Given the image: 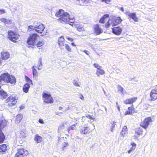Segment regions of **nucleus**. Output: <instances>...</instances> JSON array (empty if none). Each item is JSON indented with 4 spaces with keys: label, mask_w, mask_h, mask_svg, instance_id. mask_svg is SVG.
<instances>
[{
    "label": "nucleus",
    "mask_w": 157,
    "mask_h": 157,
    "mask_svg": "<svg viewBox=\"0 0 157 157\" xmlns=\"http://www.w3.org/2000/svg\"><path fill=\"white\" fill-rule=\"evenodd\" d=\"M142 132L143 130L141 128H138L136 131V133L139 136L142 135Z\"/></svg>",
    "instance_id": "obj_36"
},
{
    "label": "nucleus",
    "mask_w": 157,
    "mask_h": 157,
    "mask_svg": "<svg viewBox=\"0 0 157 157\" xmlns=\"http://www.w3.org/2000/svg\"><path fill=\"white\" fill-rule=\"evenodd\" d=\"M7 96V94L3 90H0V98L1 99H4Z\"/></svg>",
    "instance_id": "obj_20"
},
{
    "label": "nucleus",
    "mask_w": 157,
    "mask_h": 157,
    "mask_svg": "<svg viewBox=\"0 0 157 157\" xmlns=\"http://www.w3.org/2000/svg\"><path fill=\"white\" fill-rule=\"evenodd\" d=\"M86 117L89 119H90L92 120H94V118L92 117L91 115H88L86 116Z\"/></svg>",
    "instance_id": "obj_47"
},
{
    "label": "nucleus",
    "mask_w": 157,
    "mask_h": 157,
    "mask_svg": "<svg viewBox=\"0 0 157 157\" xmlns=\"http://www.w3.org/2000/svg\"><path fill=\"white\" fill-rule=\"evenodd\" d=\"M69 145L68 143L64 142L62 144V149L63 150H64L67 148L68 146Z\"/></svg>",
    "instance_id": "obj_30"
},
{
    "label": "nucleus",
    "mask_w": 157,
    "mask_h": 157,
    "mask_svg": "<svg viewBox=\"0 0 157 157\" xmlns=\"http://www.w3.org/2000/svg\"><path fill=\"white\" fill-rule=\"evenodd\" d=\"M6 121L5 120L0 121V143H2L5 138L4 135L2 132L1 129L6 126Z\"/></svg>",
    "instance_id": "obj_5"
},
{
    "label": "nucleus",
    "mask_w": 157,
    "mask_h": 157,
    "mask_svg": "<svg viewBox=\"0 0 157 157\" xmlns=\"http://www.w3.org/2000/svg\"><path fill=\"white\" fill-rule=\"evenodd\" d=\"M117 108L119 111L120 110V108L119 105H117Z\"/></svg>",
    "instance_id": "obj_58"
},
{
    "label": "nucleus",
    "mask_w": 157,
    "mask_h": 157,
    "mask_svg": "<svg viewBox=\"0 0 157 157\" xmlns=\"http://www.w3.org/2000/svg\"><path fill=\"white\" fill-rule=\"evenodd\" d=\"M23 115L22 114H19L17 116L16 120V123H19L21 121V120L23 118Z\"/></svg>",
    "instance_id": "obj_27"
},
{
    "label": "nucleus",
    "mask_w": 157,
    "mask_h": 157,
    "mask_svg": "<svg viewBox=\"0 0 157 157\" xmlns=\"http://www.w3.org/2000/svg\"><path fill=\"white\" fill-rule=\"evenodd\" d=\"M65 47L68 52H71V49L68 44H65Z\"/></svg>",
    "instance_id": "obj_39"
},
{
    "label": "nucleus",
    "mask_w": 157,
    "mask_h": 157,
    "mask_svg": "<svg viewBox=\"0 0 157 157\" xmlns=\"http://www.w3.org/2000/svg\"><path fill=\"white\" fill-rule=\"evenodd\" d=\"M25 106L23 105H21L20 107V109H22L24 108Z\"/></svg>",
    "instance_id": "obj_53"
},
{
    "label": "nucleus",
    "mask_w": 157,
    "mask_h": 157,
    "mask_svg": "<svg viewBox=\"0 0 157 157\" xmlns=\"http://www.w3.org/2000/svg\"><path fill=\"white\" fill-rule=\"evenodd\" d=\"M8 36L9 39H17L19 37V35L16 33L13 32L11 31L8 32Z\"/></svg>",
    "instance_id": "obj_13"
},
{
    "label": "nucleus",
    "mask_w": 157,
    "mask_h": 157,
    "mask_svg": "<svg viewBox=\"0 0 157 157\" xmlns=\"http://www.w3.org/2000/svg\"><path fill=\"white\" fill-rule=\"evenodd\" d=\"M6 13L5 11L4 10H0V14H2Z\"/></svg>",
    "instance_id": "obj_48"
},
{
    "label": "nucleus",
    "mask_w": 157,
    "mask_h": 157,
    "mask_svg": "<svg viewBox=\"0 0 157 157\" xmlns=\"http://www.w3.org/2000/svg\"><path fill=\"white\" fill-rule=\"evenodd\" d=\"M125 13L129 17L132 18L135 21H138V19L136 17V14L134 13H131L128 10L126 11Z\"/></svg>",
    "instance_id": "obj_11"
},
{
    "label": "nucleus",
    "mask_w": 157,
    "mask_h": 157,
    "mask_svg": "<svg viewBox=\"0 0 157 157\" xmlns=\"http://www.w3.org/2000/svg\"><path fill=\"white\" fill-rule=\"evenodd\" d=\"M103 91L104 92V93L105 94V90H103Z\"/></svg>",
    "instance_id": "obj_64"
},
{
    "label": "nucleus",
    "mask_w": 157,
    "mask_h": 157,
    "mask_svg": "<svg viewBox=\"0 0 157 157\" xmlns=\"http://www.w3.org/2000/svg\"><path fill=\"white\" fill-rule=\"evenodd\" d=\"M76 127L75 124L70 126L68 128L67 131L69 133L71 130H74L76 129Z\"/></svg>",
    "instance_id": "obj_33"
},
{
    "label": "nucleus",
    "mask_w": 157,
    "mask_h": 157,
    "mask_svg": "<svg viewBox=\"0 0 157 157\" xmlns=\"http://www.w3.org/2000/svg\"><path fill=\"white\" fill-rule=\"evenodd\" d=\"M132 147L130 148V149L132 150V151L134 150L135 148L136 147V144L134 143H133L132 144Z\"/></svg>",
    "instance_id": "obj_44"
},
{
    "label": "nucleus",
    "mask_w": 157,
    "mask_h": 157,
    "mask_svg": "<svg viewBox=\"0 0 157 157\" xmlns=\"http://www.w3.org/2000/svg\"><path fill=\"white\" fill-rule=\"evenodd\" d=\"M20 134L19 137L21 138H23L25 136V133L23 132L22 131H20Z\"/></svg>",
    "instance_id": "obj_42"
},
{
    "label": "nucleus",
    "mask_w": 157,
    "mask_h": 157,
    "mask_svg": "<svg viewBox=\"0 0 157 157\" xmlns=\"http://www.w3.org/2000/svg\"><path fill=\"white\" fill-rule=\"evenodd\" d=\"M94 66L97 68L96 71V74L98 76H99L100 75H103L105 74L104 71L102 69L101 67L99 66L98 64L94 63L93 65Z\"/></svg>",
    "instance_id": "obj_10"
},
{
    "label": "nucleus",
    "mask_w": 157,
    "mask_h": 157,
    "mask_svg": "<svg viewBox=\"0 0 157 157\" xmlns=\"http://www.w3.org/2000/svg\"><path fill=\"white\" fill-rule=\"evenodd\" d=\"M39 122L42 124H43L44 123L42 119H39Z\"/></svg>",
    "instance_id": "obj_52"
},
{
    "label": "nucleus",
    "mask_w": 157,
    "mask_h": 157,
    "mask_svg": "<svg viewBox=\"0 0 157 157\" xmlns=\"http://www.w3.org/2000/svg\"><path fill=\"white\" fill-rule=\"evenodd\" d=\"M38 40H27V41L28 44L27 46L29 47V45H36L37 47L41 46L44 44V43L42 41H38Z\"/></svg>",
    "instance_id": "obj_4"
},
{
    "label": "nucleus",
    "mask_w": 157,
    "mask_h": 157,
    "mask_svg": "<svg viewBox=\"0 0 157 157\" xmlns=\"http://www.w3.org/2000/svg\"><path fill=\"white\" fill-rule=\"evenodd\" d=\"M36 31L39 33H41L43 31L44 27V25L41 23H37L36 25Z\"/></svg>",
    "instance_id": "obj_14"
},
{
    "label": "nucleus",
    "mask_w": 157,
    "mask_h": 157,
    "mask_svg": "<svg viewBox=\"0 0 157 157\" xmlns=\"http://www.w3.org/2000/svg\"><path fill=\"white\" fill-rule=\"evenodd\" d=\"M116 122L114 121H113L111 123V126L112 128H114L116 125Z\"/></svg>",
    "instance_id": "obj_46"
},
{
    "label": "nucleus",
    "mask_w": 157,
    "mask_h": 157,
    "mask_svg": "<svg viewBox=\"0 0 157 157\" xmlns=\"http://www.w3.org/2000/svg\"><path fill=\"white\" fill-rule=\"evenodd\" d=\"M36 25H35L34 26L29 25L28 26V31H31L32 30H34L36 31Z\"/></svg>",
    "instance_id": "obj_35"
},
{
    "label": "nucleus",
    "mask_w": 157,
    "mask_h": 157,
    "mask_svg": "<svg viewBox=\"0 0 157 157\" xmlns=\"http://www.w3.org/2000/svg\"><path fill=\"white\" fill-rule=\"evenodd\" d=\"M120 10H121L123 12H124V9L123 7H121L120 9Z\"/></svg>",
    "instance_id": "obj_55"
},
{
    "label": "nucleus",
    "mask_w": 157,
    "mask_h": 157,
    "mask_svg": "<svg viewBox=\"0 0 157 157\" xmlns=\"http://www.w3.org/2000/svg\"><path fill=\"white\" fill-rule=\"evenodd\" d=\"M132 150H131V149H130L128 151V153L129 154H130L131 153V152H132Z\"/></svg>",
    "instance_id": "obj_56"
},
{
    "label": "nucleus",
    "mask_w": 157,
    "mask_h": 157,
    "mask_svg": "<svg viewBox=\"0 0 157 157\" xmlns=\"http://www.w3.org/2000/svg\"><path fill=\"white\" fill-rule=\"evenodd\" d=\"M59 38H63V39H64L65 38H67V39H68V40H69V39H71L70 38H69V37H67V38L65 37H64V36H60V37H59Z\"/></svg>",
    "instance_id": "obj_51"
},
{
    "label": "nucleus",
    "mask_w": 157,
    "mask_h": 157,
    "mask_svg": "<svg viewBox=\"0 0 157 157\" xmlns=\"http://www.w3.org/2000/svg\"><path fill=\"white\" fill-rule=\"evenodd\" d=\"M0 21L6 24H9L11 23V20L6 19L5 18H2L0 19Z\"/></svg>",
    "instance_id": "obj_26"
},
{
    "label": "nucleus",
    "mask_w": 157,
    "mask_h": 157,
    "mask_svg": "<svg viewBox=\"0 0 157 157\" xmlns=\"http://www.w3.org/2000/svg\"><path fill=\"white\" fill-rule=\"evenodd\" d=\"M42 138L40 136L36 135L35 138V140L38 143H40L42 140Z\"/></svg>",
    "instance_id": "obj_34"
},
{
    "label": "nucleus",
    "mask_w": 157,
    "mask_h": 157,
    "mask_svg": "<svg viewBox=\"0 0 157 157\" xmlns=\"http://www.w3.org/2000/svg\"><path fill=\"white\" fill-rule=\"evenodd\" d=\"M64 12V10H60L59 11L57 12L56 13V16L57 17H61L62 15L63 14Z\"/></svg>",
    "instance_id": "obj_28"
},
{
    "label": "nucleus",
    "mask_w": 157,
    "mask_h": 157,
    "mask_svg": "<svg viewBox=\"0 0 157 157\" xmlns=\"http://www.w3.org/2000/svg\"><path fill=\"white\" fill-rule=\"evenodd\" d=\"M38 37V36L37 34H31L30 35L28 39H36Z\"/></svg>",
    "instance_id": "obj_29"
},
{
    "label": "nucleus",
    "mask_w": 157,
    "mask_h": 157,
    "mask_svg": "<svg viewBox=\"0 0 157 157\" xmlns=\"http://www.w3.org/2000/svg\"><path fill=\"white\" fill-rule=\"evenodd\" d=\"M113 33L117 35H119L121 34V29L119 27H115L112 28Z\"/></svg>",
    "instance_id": "obj_16"
},
{
    "label": "nucleus",
    "mask_w": 157,
    "mask_h": 157,
    "mask_svg": "<svg viewBox=\"0 0 157 157\" xmlns=\"http://www.w3.org/2000/svg\"><path fill=\"white\" fill-rule=\"evenodd\" d=\"M104 108H105V113H107V108H106V107L105 106H104Z\"/></svg>",
    "instance_id": "obj_54"
},
{
    "label": "nucleus",
    "mask_w": 157,
    "mask_h": 157,
    "mask_svg": "<svg viewBox=\"0 0 157 157\" xmlns=\"http://www.w3.org/2000/svg\"><path fill=\"white\" fill-rule=\"evenodd\" d=\"M77 30L79 31H81L83 29V28L82 26L80 25H77L76 26Z\"/></svg>",
    "instance_id": "obj_40"
},
{
    "label": "nucleus",
    "mask_w": 157,
    "mask_h": 157,
    "mask_svg": "<svg viewBox=\"0 0 157 157\" xmlns=\"http://www.w3.org/2000/svg\"><path fill=\"white\" fill-rule=\"evenodd\" d=\"M73 83L74 85L75 86H79V84L78 83L76 82V81L74 80L73 82Z\"/></svg>",
    "instance_id": "obj_45"
},
{
    "label": "nucleus",
    "mask_w": 157,
    "mask_h": 157,
    "mask_svg": "<svg viewBox=\"0 0 157 157\" xmlns=\"http://www.w3.org/2000/svg\"><path fill=\"white\" fill-rule=\"evenodd\" d=\"M80 132L81 134H86L90 132V128L87 127H82L80 129Z\"/></svg>",
    "instance_id": "obj_15"
},
{
    "label": "nucleus",
    "mask_w": 157,
    "mask_h": 157,
    "mask_svg": "<svg viewBox=\"0 0 157 157\" xmlns=\"http://www.w3.org/2000/svg\"><path fill=\"white\" fill-rule=\"evenodd\" d=\"M62 109V107H59V110H61Z\"/></svg>",
    "instance_id": "obj_61"
},
{
    "label": "nucleus",
    "mask_w": 157,
    "mask_h": 157,
    "mask_svg": "<svg viewBox=\"0 0 157 157\" xmlns=\"http://www.w3.org/2000/svg\"><path fill=\"white\" fill-rule=\"evenodd\" d=\"M25 79L26 81L29 83H28L29 84V83H31V84H33L32 82V80H31L27 76H25Z\"/></svg>",
    "instance_id": "obj_41"
},
{
    "label": "nucleus",
    "mask_w": 157,
    "mask_h": 157,
    "mask_svg": "<svg viewBox=\"0 0 157 157\" xmlns=\"http://www.w3.org/2000/svg\"><path fill=\"white\" fill-rule=\"evenodd\" d=\"M61 17L59 18L60 21L64 22H69V20H73V18H71L68 13L64 11Z\"/></svg>",
    "instance_id": "obj_6"
},
{
    "label": "nucleus",
    "mask_w": 157,
    "mask_h": 157,
    "mask_svg": "<svg viewBox=\"0 0 157 157\" xmlns=\"http://www.w3.org/2000/svg\"><path fill=\"white\" fill-rule=\"evenodd\" d=\"M3 82L15 84L16 82V79L13 76L6 73L2 74L0 76V84H2Z\"/></svg>",
    "instance_id": "obj_1"
},
{
    "label": "nucleus",
    "mask_w": 157,
    "mask_h": 157,
    "mask_svg": "<svg viewBox=\"0 0 157 157\" xmlns=\"http://www.w3.org/2000/svg\"><path fill=\"white\" fill-rule=\"evenodd\" d=\"M43 100L46 103H52L53 101L51 95L45 92L42 94Z\"/></svg>",
    "instance_id": "obj_3"
},
{
    "label": "nucleus",
    "mask_w": 157,
    "mask_h": 157,
    "mask_svg": "<svg viewBox=\"0 0 157 157\" xmlns=\"http://www.w3.org/2000/svg\"><path fill=\"white\" fill-rule=\"evenodd\" d=\"M6 102H8V105L9 106H12L17 102V99L16 97L10 96L5 101Z\"/></svg>",
    "instance_id": "obj_8"
},
{
    "label": "nucleus",
    "mask_w": 157,
    "mask_h": 157,
    "mask_svg": "<svg viewBox=\"0 0 157 157\" xmlns=\"http://www.w3.org/2000/svg\"><path fill=\"white\" fill-rule=\"evenodd\" d=\"M30 87V86L29 84L26 83L25 84L23 87V92L25 93H28Z\"/></svg>",
    "instance_id": "obj_21"
},
{
    "label": "nucleus",
    "mask_w": 157,
    "mask_h": 157,
    "mask_svg": "<svg viewBox=\"0 0 157 157\" xmlns=\"http://www.w3.org/2000/svg\"><path fill=\"white\" fill-rule=\"evenodd\" d=\"M109 17V15L108 14L105 15L102 17L100 18L99 20V22L101 23H104L106 19L108 18Z\"/></svg>",
    "instance_id": "obj_25"
},
{
    "label": "nucleus",
    "mask_w": 157,
    "mask_h": 157,
    "mask_svg": "<svg viewBox=\"0 0 157 157\" xmlns=\"http://www.w3.org/2000/svg\"><path fill=\"white\" fill-rule=\"evenodd\" d=\"M1 57L2 59L4 60H6L8 59L10 57V54L9 53L6 52L2 51L1 52Z\"/></svg>",
    "instance_id": "obj_17"
},
{
    "label": "nucleus",
    "mask_w": 157,
    "mask_h": 157,
    "mask_svg": "<svg viewBox=\"0 0 157 157\" xmlns=\"http://www.w3.org/2000/svg\"><path fill=\"white\" fill-rule=\"evenodd\" d=\"M128 133L127 127L124 126L123 128L122 131L121 132V134L123 136H124L125 135L127 134Z\"/></svg>",
    "instance_id": "obj_24"
},
{
    "label": "nucleus",
    "mask_w": 157,
    "mask_h": 157,
    "mask_svg": "<svg viewBox=\"0 0 157 157\" xmlns=\"http://www.w3.org/2000/svg\"><path fill=\"white\" fill-rule=\"evenodd\" d=\"M71 18H73V20H69V22H67L68 23H69V22H70L71 23H70L69 24L71 25H72V26H73L74 25V17H71Z\"/></svg>",
    "instance_id": "obj_43"
},
{
    "label": "nucleus",
    "mask_w": 157,
    "mask_h": 157,
    "mask_svg": "<svg viewBox=\"0 0 157 157\" xmlns=\"http://www.w3.org/2000/svg\"><path fill=\"white\" fill-rule=\"evenodd\" d=\"M103 2H105L106 3H109L110 2V0H102Z\"/></svg>",
    "instance_id": "obj_50"
},
{
    "label": "nucleus",
    "mask_w": 157,
    "mask_h": 157,
    "mask_svg": "<svg viewBox=\"0 0 157 157\" xmlns=\"http://www.w3.org/2000/svg\"><path fill=\"white\" fill-rule=\"evenodd\" d=\"M150 95L151 101H154L157 99V89L155 88L152 90Z\"/></svg>",
    "instance_id": "obj_12"
},
{
    "label": "nucleus",
    "mask_w": 157,
    "mask_h": 157,
    "mask_svg": "<svg viewBox=\"0 0 157 157\" xmlns=\"http://www.w3.org/2000/svg\"><path fill=\"white\" fill-rule=\"evenodd\" d=\"M117 89L119 91H120L122 94H124V89L123 87H122L120 85H118L117 86Z\"/></svg>",
    "instance_id": "obj_37"
},
{
    "label": "nucleus",
    "mask_w": 157,
    "mask_h": 157,
    "mask_svg": "<svg viewBox=\"0 0 157 157\" xmlns=\"http://www.w3.org/2000/svg\"><path fill=\"white\" fill-rule=\"evenodd\" d=\"M137 99V98H131L130 99H128L125 100L124 102L126 104H131L136 101Z\"/></svg>",
    "instance_id": "obj_19"
},
{
    "label": "nucleus",
    "mask_w": 157,
    "mask_h": 157,
    "mask_svg": "<svg viewBox=\"0 0 157 157\" xmlns=\"http://www.w3.org/2000/svg\"><path fill=\"white\" fill-rule=\"evenodd\" d=\"M28 151L23 148H20L18 149V152L15 155L14 157H23L24 156L28 155Z\"/></svg>",
    "instance_id": "obj_7"
},
{
    "label": "nucleus",
    "mask_w": 157,
    "mask_h": 157,
    "mask_svg": "<svg viewBox=\"0 0 157 157\" xmlns=\"http://www.w3.org/2000/svg\"><path fill=\"white\" fill-rule=\"evenodd\" d=\"M36 67L35 66H33L32 67V71L33 72V76L34 77H36L38 75V72L36 69Z\"/></svg>",
    "instance_id": "obj_23"
},
{
    "label": "nucleus",
    "mask_w": 157,
    "mask_h": 157,
    "mask_svg": "<svg viewBox=\"0 0 157 157\" xmlns=\"http://www.w3.org/2000/svg\"><path fill=\"white\" fill-rule=\"evenodd\" d=\"M64 41L62 40H58V44L59 46H63L64 45Z\"/></svg>",
    "instance_id": "obj_38"
},
{
    "label": "nucleus",
    "mask_w": 157,
    "mask_h": 157,
    "mask_svg": "<svg viewBox=\"0 0 157 157\" xmlns=\"http://www.w3.org/2000/svg\"><path fill=\"white\" fill-rule=\"evenodd\" d=\"M114 128H111V131L112 132H113V129Z\"/></svg>",
    "instance_id": "obj_62"
},
{
    "label": "nucleus",
    "mask_w": 157,
    "mask_h": 157,
    "mask_svg": "<svg viewBox=\"0 0 157 157\" xmlns=\"http://www.w3.org/2000/svg\"><path fill=\"white\" fill-rule=\"evenodd\" d=\"M37 68L38 70H41L42 68V59L41 58H40L39 59V61L38 63V64L37 65Z\"/></svg>",
    "instance_id": "obj_32"
},
{
    "label": "nucleus",
    "mask_w": 157,
    "mask_h": 157,
    "mask_svg": "<svg viewBox=\"0 0 157 157\" xmlns=\"http://www.w3.org/2000/svg\"><path fill=\"white\" fill-rule=\"evenodd\" d=\"M122 20L120 17H116L112 19H109L106 25H105V27L108 28L111 25L112 26H114L117 25L121 23Z\"/></svg>",
    "instance_id": "obj_2"
},
{
    "label": "nucleus",
    "mask_w": 157,
    "mask_h": 157,
    "mask_svg": "<svg viewBox=\"0 0 157 157\" xmlns=\"http://www.w3.org/2000/svg\"><path fill=\"white\" fill-rule=\"evenodd\" d=\"M152 122L151 118L150 117L145 118L143 121L140 124V125L144 128H147L150 123Z\"/></svg>",
    "instance_id": "obj_9"
},
{
    "label": "nucleus",
    "mask_w": 157,
    "mask_h": 157,
    "mask_svg": "<svg viewBox=\"0 0 157 157\" xmlns=\"http://www.w3.org/2000/svg\"><path fill=\"white\" fill-rule=\"evenodd\" d=\"M116 105H117H117H118V102H117L116 103Z\"/></svg>",
    "instance_id": "obj_63"
},
{
    "label": "nucleus",
    "mask_w": 157,
    "mask_h": 157,
    "mask_svg": "<svg viewBox=\"0 0 157 157\" xmlns=\"http://www.w3.org/2000/svg\"><path fill=\"white\" fill-rule=\"evenodd\" d=\"M94 28L95 32L97 34H99L103 32L102 30L100 28L98 25H96L94 26Z\"/></svg>",
    "instance_id": "obj_18"
},
{
    "label": "nucleus",
    "mask_w": 157,
    "mask_h": 157,
    "mask_svg": "<svg viewBox=\"0 0 157 157\" xmlns=\"http://www.w3.org/2000/svg\"><path fill=\"white\" fill-rule=\"evenodd\" d=\"M128 110L126 111L124 115H131L133 112L134 111V108L132 107H129L128 108Z\"/></svg>",
    "instance_id": "obj_22"
},
{
    "label": "nucleus",
    "mask_w": 157,
    "mask_h": 157,
    "mask_svg": "<svg viewBox=\"0 0 157 157\" xmlns=\"http://www.w3.org/2000/svg\"><path fill=\"white\" fill-rule=\"evenodd\" d=\"M71 45L73 46H76V45H75L74 43H71Z\"/></svg>",
    "instance_id": "obj_60"
},
{
    "label": "nucleus",
    "mask_w": 157,
    "mask_h": 157,
    "mask_svg": "<svg viewBox=\"0 0 157 157\" xmlns=\"http://www.w3.org/2000/svg\"><path fill=\"white\" fill-rule=\"evenodd\" d=\"M82 51L85 52L87 55H89L90 52L89 51L86 50H84V51L82 50Z\"/></svg>",
    "instance_id": "obj_49"
},
{
    "label": "nucleus",
    "mask_w": 157,
    "mask_h": 157,
    "mask_svg": "<svg viewBox=\"0 0 157 157\" xmlns=\"http://www.w3.org/2000/svg\"><path fill=\"white\" fill-rule=\"evenodd\" d=\"M81 96H82V97H80V98L82 100H84V98H83V96H82V95H81Z\"/></svg>",
    "instance_id": "obj_57"
},
{
    "label": "nucleus",
    "mask_w": 157,
    "mask_h": 157,
    "mask_svg": "<svg viewBox=\"0 0 157 157\" xmlns=\"http://www.w3.org/2000/svg\"><path fill=\"white\" fill-rule=\"evenodd\" d=\"M11 41L13 42L14 43H16V41H15L14 40H10Z\"/></svg>",
    "instance_id": "obj_59"
},
{
    "label": "nucleus",
    "mask_w": 157,
    "mask_h": 157,
    "mask_svg": "<svg viewBox=\"0 0 157 157\" xmlns=\"http://www.w3.org/2000/svg\"><path fill=\"white\" fill-rule=\"evenodd\" d=\"M7 146L5 144H2L0 145V152H4L6 149Z\"/></svg>",
    "instance_id": "obj_31"
}]
</instances>
